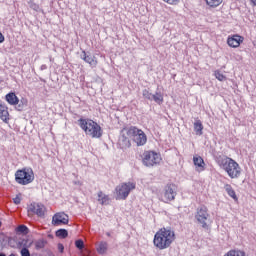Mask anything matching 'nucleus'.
Masks as SVG:
<instances>
[{
    "label": "nucleus",
    "mask_w": 256,
    "mask_h": 256,
    "mask_svg": "<svg viewBox=\"0 0 256 256\" xmlns=\"http://www.w3.org/2000/svg\"><path fill=\"white\" fill-rule=\"evenodd\" d=\"M175 231L170 227H162L160 228L154 235L153 245L159 251H165V249H169L173 243H175Z\"/></svg>",
    "instance_id": "obj_1"
},
{
    "label": "nucleus",
    "mask_w": 256,
    "mask_h": 256,
    "mask_svg": "<svg viewBox=\"0 0 256 256\" xmlns=\"http://www.w3.org/2000/svg\"><path fill=\"white\" fill-rule=\"evenodd\" d=\"M217 164L220 169L227 173L230 179H239L241 177V166L233 158L224 156L217 159Z\"/></svg>",
    "instance_id": "obj_2"
},
{
    "label": "nucleus",
    "mask_w": 256,
    "mask_h": 256,
    "mask_svg": "<svg viewBox=\"0 0 256 256\" xmlns=\"http://www.w3.org/2000/svg\"><path fill=\"white\" fill-rule=\"evenodd\" d=\"M78 123L80 129H82L88 137H91L92 139H100V137H103V130L97 122L91 119L80 118Z\"/></svg>",
    "instance_id": "obj_3"
},
{
    "label": "nucleus",
    "mask_w": 256,
    "mask_h": 256,
    "mask_svg": "<svg viewBox=\"0 0 256 256\" xmlns=\"http://www.w3.org/2000/svg\"><path fill=\"white\" fill-rule=\"evenodd\" d=\"M124 131L128 137L131 139L137 147H143L147 143V134L142 129H139L137 126H130L124 128Z\"/></svg>",
    "instance_id": "obj_4"
},
{
    "label": "nucleus",
    "mask_w": 256,
    "mask_h": 256,
    "mask_svg": "<svg viewBox=\"0 0 256 256\" xmlns=\"http://www.w3.org/2000/svg\"><path fill=\"white\" fill-rule=\"evenodd\" d=\"M15 181L18 185H30L35 181V172L32 168H22L15 172Z\"/></svg>",
    "instance_id": "obj_5"
},
{
    "label": "nucleus",
    "mask_w": 256,
    "mask_h": 256,
    "mask_svg": "<svg viewBox=\"0 0 256 256\" xmlns=\"http://www.w3.org/2000/svg\"><path fill=\"white\" fill-rule=\"evenodd\" d=\"M136 184L133 182H126L116 186L114 195L116 201H125L129 197L131 191H134Z\"/></svg>",
    "instance_id": "obj_6"
},
{
    "label": "nucleus",
    "mask_w": 256,
    "mask_h": 256,
    "mask_svg": "<svg viewBox=\"0 0 256 256\" xmlns=\"http://www.w3.org/2000/svg\"><path fill=\"white\" fill-rule=\"evenodd\" d=\"M175 197H177V185L168 183L160 195V201L162 203H171V201H175Z\"/></svg>",
    "instance_id": "obj_7"
},
{
    "label": "nucleus",
    "mask_w": 256,
    "mask_h": 256,
    "mask_svg": "<svg viewBox=\"0 0 256 256\" xmlns=\"http://www.w3.org/2000/svg\"><path fill=\"white\" fill-rule=\"evenodd\" d=\"M161 160V154L155 151H146L143 154L142 163L145 167H155V165L161 163Z\"/></svg>",
    "instance_id": "obj_8"
},
{
    "label": "nucleus",
    "mask_w": 256,
    "mask_h": 256,
    "mask_svg": "<svg viewBox=\"0 0 256 256\" xmlns=\"http://www.w3.org/2000/svg\"><path fill=\"white\" fill-rule=\"evenodd\" d=\"M195 218L198 221V223H201L202 227L206 229L207 219H209V209L207 208V206L202 205L198 207L196 210Z\"/></svg>",
    "instance_id": "obj_9"
},
{
    "label": "nucleus",
    "mask_w": 256,
    "mask_h": 256,
    "mask_svg": "<svg viewBox=\"0 0 256 256\" xmlns=\"http://www.w3.org/2000/svg\"><path fill=\"white\" fill-rule=\"evenodd\" d=\"M28 213H33V215H37V217H45L47 208H45L43 204L33 202L28 206Z\"/></svg>",
    "instance_id": "obj_10"
},
{
    "label": "nucleus",
    "mask_w": 256,
    "mask_h": 256,
    "mask_svg": "<svg viewBox=\"0 0 256 256\" xmlns=\"http://www.w3.org/2000/svg\"><path fill=\"white\" fill-rule=\"evenodd\" d=\"M69 224V215L65 214V212H57L52 217V225L54 227H59L61 225Z\"/></svg>",
    "instance_id": "obj_11"
},
{
    "label": "nucleus",
    "mask_w": 256,
    "mask_h": 256,
    "mask_svg": "<svg viewBox=\"0 0 256 256\" xmlns=\"http://www.w3.org/2000/svg\"><path fill=\"white\" fill-rule=\"evenodd\" d=\"M243 41H245V37L239 34H232L227 37V45L232 49H237L241 47V44H243Z\"/></svg>",
    "instance_id": "obj_12"
},
{
    "label": "nucleus",
    "mask_w": 256,
    "mask_h": 256,
    "mask_svg": "<svg viewBox=\"0 0 256 256\" xmlns=\"http://www.w3.org/2000/svg\"><path fill=\"white\" fill-rule=\"evenodd\" d=\"M82 55H83L82 59L83 61H85V63H88L90 67H97V64L99 63V61L97 60V57L87 55V52H85V50L82 51Z\"/></svg>",
    "instance_id": "obj_13"
},
{
    "label": "nucleus",
    "mask_w": 256,
    "mask_h": 256,
    "mask_svg": "<svg viewBox=\"0 0 256 256\" xmlns=\"http://www.w3.org/2000/svg\"><path fill=\"white\" fill-rule=\"evenodd\" d=\"M0 119L4 123H9V108L3 103H0Z\"/></svg>",
    "instance_id": "obj_14"
},
{
    "label": "nucleus",
    "mask_w": 256,
    "mask_h": 256,
    "mask_svg": "<svg viewBox=\"0 0 256 256\" xmlns=\"http://www.w3.org/2000/svg\"><path fill=\"white\" fill-rule=\"evenodd\" d=\"M193 163H194L197 171H199V172L205 171V160H203V157L197 156V155L194 156Z\"/></svg>",
    "instance_id": "obj_15"
},
{
    "label": "nucleus",
    "mask_w": 256,
    "mask_h": 256,
    "mask_svg": "<svg viewBox=\"0 0 256 256\" xmlns=\"http://www.w3.org/2000/svg\"><path fill=\"white\" fill-rule=\"evenodd\" d=\"M5 99L9 105H19V97H17L15 92L6 94Z\"/></svg>",
    "instance_id": "obj_16"
},
{
    "label": "nucleus",
    "mask_w": 256,
    "mask_h": 256,
    "mask_svg": "<svg viewBox=\"0 0 256 256\" xmlns=\"http://www.w3.org/2000/svg\"><path fill=\"white\" fill-rule=\"evenodd\" d=\"M224 189H225L227 195H229V197H231V199H233L234 201H239V198L237 197V193L235 192V190L233 189V186H231V184H225Z\"/></svg>",
    "instance_id": "obj_17"
},
{
    "label": "nucleus",
    "mask_w": 256,
    "mask_h": 256,
    "mask_svg": "<svg viewBox=\"0 0 256 256\" xmlns=\"http://www.w3.org/2000/svg\"><path fill=\"white\" fill-rule=\"evenodd\" d=\"M107 249H109V244L105 241L99 242L96 247V251L99 255H105V253H107Z\"/></svg>",
    "instance_id": "obj_18"
},
{
    "label": "nucleus",
    "mask_w": 256,
    "mask_h": 256,
    "mask_svg": "<svg viewBox=\"0 0 256 256\" xmlns=\"http://www.w3.org/2000/svg\"><path fill=\"white\" fill-rule=\"evenodd\" d=\"M109 201H111V199L109 198V195L103 194V191L98 192V202L101 205H109Z\"/></svg>",
    "instance_id": "obj_19"
},
{
    "label": "nucleus",
    "mask_w": 256,
    "mask_h": 256,
    "mask_svg": "<svg viewBox=\"0 0 256 256\" xmlns=\"http://www.w3.org/2000/svg\"><path fill=\"white\" fill-rule=\"evenodd\" d=\"M33 245V242L29 241V239H21L17 242L18 249H29Z\"/></svg>",
    "instance_id": "obj_20"
},
{
    "label": "nucleus",
    "mask_w": 256,
    "mask_h": 256,
    "mask_svg": "<svg viewBox=\"0 0 256 256\" xmlns=\"http://www.w3.org/2000/svg\"><path fill=\"white\" fill-rule=\"evenodd\" d=\"M194 131L196 135H203V122H201V120H196L194 122Z\"/></svg>",
    "instance_id": "obj_21"
},
{
    "label": "nucleus",
    "mask_w": 256,
    "mask_h": 256,
    "mask_svg": "<svg viewBox=\"0 0 256 256\" xmlns=\"http://www.w3.org/2000/svg\"><path fill=\"white\" fill-rule=\"evenodd\" d=\"M224 256H247V254L242 250H229Z\"/></svg>",
    "instance_id": "obj_22"
},
{
    "label": "nucleus",
    "mask_w": 256,
    "mask_h": 256,
    "mask_svg": "<svg viewBox=\"0 0 256 256\" xmlns=\"http://www.w3.org/2000/svg\"><path fill=\"white\" fill-rule=\"evenodd\" d=\"M56 237H59V239H67L69 232L66 229H59L56 231Z\"/></svg>",
    "instance_id": "obj_23"
},
{
    "label": "nucleus",
    "mask_w": 256,
    "mask_h": 256,
    "mask_svg": "<svg viewBox=\"0 0 256 256\" xmlns=\"http://www.w3.org/2000/svg\"><path fill=\"white\" fill-rule=\"evenodd\" d=\"M221 3H223V0H206V5H208V7H212L213 9H215V7H219Z\"/></svg>",
    "instance_id": "obj_24"
},
{
    "label": "nucleus",
    "mask_w": 256,
    "mask_h": 256,
    "mask_svg": "<svg viewBox=\"0 0 256 256\" xmlns=\"http://www.w3.org/2000/svg\"><path fill=\"white\" fill-rule=\"evenodd\" d=\"M153 101L157 103L158 105H161L163 103V94L156 92L155 94L152 95Z\"/></svg>",
    "instance_id": "obj_25"
},
{
    "label": "nucleus",
    "mask_w": 256,
    "mask_h": 256,
    "mask_svg": "<svg viewBox=\"0 0 256 256\" xmlns=\"http://www.w3.org/2000/svg\"><path fill=\"white\" fill-rule=\"evenodd\" d=\"M214 76L216 77V79H218V81H226L227 77H225V75H223V73H221V71L216 70L214 72Z\"/></svg>",
    "instance_id": "obj_26"
},
{
    "label": "nucleus",
    "mask_w": 256,
    "mask_h": 256,
    "mask_svg": "<svg viewBox=\"0 0 256 256\" xmlns=\"http://www.w3.org/2000/svg\"><path fill=\"white\" fill-rule=\"evenodd\" d=\"M142 95L144 99H148V101H153V94L149 92V90L144 89Z\"/></svg>",
    "instance_id": "obj_27"
},
{
    "label": "nucleus",
    "mask_w": 256,
    "mask_h": 256,
    "mask_svg": "<svg viewBox=\"0 0 256 256\" xmlns=\"http://www.w3.org/2000/svg\"><path fill=\"white\" fill-rule=\"evenodd\" d=\"M47 242L45 240H38L35 242L36 249H44Z\"/></svg>",
    "instance_id": "obj_28"
},
{
    "label": "nucleus",
    "mask_w": 256,
    "mask_h": 256,
    "mask_svg": "<svg viewBox=\"0 0 256 256\" xmlns=\"http://www.w3.org/2000/svg\"><path fill=\"white\" fill-rule=\"evenodd\" d=\"M16 231L18 233H25V234H27L29 232V228H27V226H25V225H20V226L17 227Z\"/></svg>",
    "instance_id": "obj_29"
},
{
    "label": "nucleus",
    "mask_w": 256,
    "mask_h": 256,
    "mask_svg": "<svg viewBox=\"0 0 256 256\" xmlns=\"http://www.w3.org/2000/svg\"><path fill=\"white\" fill-rule=\"evenodd\" d=\"M75 246L77 247V249H84L85 247V243L83 242V240H76L75 241Z\"/></svg>",
    "instance_id": "obj_30"
},
{
    "label": "nucleus",
    "mask_w": 256,
    "mask_h": 256,
    "mask_svg": "<svg viewBox=\"0 0 256 256\" xmlns=\"http://www.w3.org/2000/svg\"><path fill=\"white\" fill-rule=\"evenodd\" d=\"M21 256H31V252H29V248H23L20 251Z\"/></svg>",
    "instance_id": "obj_31"
},
{
    "label": "nucleus",
    "mask_w": 256,
    "mask_h": 256,
    "mask_svg": "<svg viewBox=\"0 0 256 256\" xmlns=\"http://www.w3.org/2000/svg\"><path fill=\"white\" fill-rule=\"evenodd\" d=\"M164 3H167L168 5H178V3L181 1V0H163Z\"/></svg>",
    "instance_id": "obj_32"
},
{
    "label": "nucleus",
    "mask_w": 256,
    "mask_h": 256,
    "mask_svg": "<svg viewBox=\"0 0 256 256\" xmlns=\"http://www.w3.org/2000/svg\"><path fill=\"white\" fill-rule=\"evenodd\" d=\"M13 201L15 205H21V194L16 195V197L13 198Z\"/></svg>",
    "instance_id": "obj_33"
},
{
    "label": "nucleus",
    "mask_w": 256,
    "mask_h": 256,
    "mask_svg": "<svg viewBox=\"0 0 256 256\" xmlns=\"http://www.w3.org/2000/svg\"><path fill=\"white\" fill-rule=\"evenodd\" d=\"M65 247L63 246V244H58V250L60 251V253H63Z\"/></svg>",
    "instance_id": "obj_34"
},
{
    "label": "nucleus",
    "mask_w": 256,
    "mask_h": 256,
    "mask_svg": "<svg viewBox=\"0 0 256 256\" xmlns=\"http://www.w3.org/2000/svg\"><path fill=\"white\" fill-rule=\"evenodd\" d=\"M5 41V36L3 33L0 32V43H3Z\"/></svg>",
    "instance_id": "obj_35"
},
{
    "label": "nucleus",
    "mask_w": 256,
    "mask_h": 256,
    "mask_svg": "<svg viewBox=\"0 0 256 256\" xmlns=\"http://www.w3.org/2000/svg\"><path fill=\"white\" fill-rule=\"evenodd\" d=\"M126 147H131V142L129 140H126Z\"/></svg>",
    "instance_id": "obj_36"
},
{
    "label": "nucleus",
    "mask_w": 256,
    "mask_h": 256,
    "mask_svg": "<svg viewBox=\"0 0 256 256\" xmlns=\"http://www.w3.org/2000/svg\"><path fill=\"white\" fill-rule=\"evenodd\" d=\"M250 2L252 3V5L256 6V0H250Z\"/></svg>",
    "instance_id": "obj_37"
},
{
    "label": "nucleus",
    "mask_w": 256,
    "mask_h": 256,
    "mask_svg": "<svg viewBox=\"0 0 256 256\" xmlns=\"http://www.w3.org/2000/svg\"><path fill=\"white\" fill-rule=\"evenodd\" d=\"M0 256H7V255H5V254L1 253V254H0Z\"/></svg>",
    "instance_id": "obj_38"
},
{
    "label": "nucleus",
    "mask_w": 256,
    "mask_h": 256,
    "mask_svg": "<svg viewBox=\"0 0 256 256\" xmlns=\"http://www.w3.org/2000/svg\"><path fill=\"white\" fill-rule=\"evenodd\" d=\"M1 225H3V224H2V222L0 221V227H1Z\"/></svg>",
    "instance_id": "obj_39"
}]
</instances>
